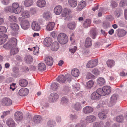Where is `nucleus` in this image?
I'll list each match as a JSON object with an SVG mask.
<instances>
[{
	"label": "nucleus",
	"instance_id": "obj_1",
	"mask_svg": "<svg viewBox=\"0 0 127 127\" xmlns=\"http://www.w3.org/2000/svg\"><path fill=\"white\" fill-rule=\"evenodd\" d=\"M22 10V6H19V4L17 3H13L12 6L7 7L4 8V10L6 12H10L15 14L19 13Z\"/></svg>",
	"mask_w": 127,
	"mask_h": 127
},
{
	"label": "nucleus",
	"instance_id": "obj_2",
	"mask_svg": "<svg viewBox=\"0 0 127 127\" xmlns=\"http://www.w3.org/2000/svg\"><path fill=\"white\" fill-rule=\"evenodd\" d=\"M57 39L58 41L60 44H62L66 43L68 41L67 35L64 33L59 34L58 36Z\"/></svg>",
	"mask_w": 127,
	"mask_h": 127
},
{
	"label": "nucleus",
	"instance_id": "obj_3",
	"mask_svg": "<svg viewBox=\"0 0 127 127\" xmlns=\"http://www.w3.org/2000/svg\"><path fill=\"white\" fill-rule=\"evenodd\" d=\"M23 17H20L18 18L19 21L21 22V25L22 28L24 29H27L30 26L29 22L27 20H23Z\"/></svg>",
	"mask_w": 127,
	"mask_h": 127
},
{
	"label": "nucleus",
	"instance_id": "obj_4",
	"mask_svg": "<svg viewBox=\"0 0 127 127\" xmlns=\"http://www.w3.org/2000/svg\"><path fill=\"white\" fill-rule=\"evenodd\" d=\"M11 29L12 30L11 32L12 34L14 36L16 35L18 33V30L19 27L18 25L16 24L12 23L10 24Z\"/></svg>",
	"mask_w": 127,
	"mask_h": 127
},
{
	"label": "nucleus",
	"instance_id": "obj_5",
	"mask_svg": "<svg viewBox=\"0 0 127 127\" xmlns=\"http://www.w3.org/2000/svg\"><path fill=\"white\" fill-rule=\"evenodd\" d=\"M98 60L95 59L94 60H91L89 61L87 64V66L89 68H92L94 67L97 64Z\"/></svg>",
	"mask_w": 127,
	"mask_h": 127
},
{
	"label": "nucleus",
	"instance_id": "obj_6",
	"mask_svg": "<svg viewBox=\"0 0 127 127\" xmlns=\"http://www.w3.org/2000/svg\"><path fill=\"white\" fill-rule=\"evenodd\" d=\"M17 41L16 38H12L9 42L6 44V45L9 48L15 47L17 45Z\"/></svg>",
	"mask_w": 127,
	"mask_h": 127
},
{
	"label": "nucleus",
	"instance_id": "obj_7",
	"mask_svg": "<svg viewBox=\"0 0 127 127\" xmlns=\"http://www.w3.org/2000/svg\"><path fill=\"white\" fill-rule=\"evenodd\" d=\"M59 97V95L55 93H51L49 96V100L51 102H54L57 101Z\"/></svg>",
	"mask_w": 127,
	"mask_h": 127
},
{
	"label": "nucleus",
	"instance_id": "obj_8",
	"mask_svg": "<svg viewBox=\"0 0 127 127\" xmlns=\"http://www.w3.org/2000/svg\"><path fill=\"white\" fill-rule=\"evenodd\" d=\"M14 117L16 121H20L23 119V114L21 112L17 111L14 114Z\"/></svg>",
	"mask_w": 127,
	"mask_h": 127
},
{
	"label": "nucleus",
	"instance_id": "obj_9",
	"mask_svg": "<svg viewBox=\"0 0 127 127\" xmlns=\"http://www.w3.org/2000/svg\"><path fill=\"white\" fill-rule=\"evenodd\" d=\"M12 100L8 98H4L2 100L1 104L4 106L10 105L12 104Z\"/></svg>",
	"mask_w": 127,
	"mask_h": 127
},
{
	"label": "nucleus",
	"instance_id": "obj_10",
	"mask_svg": "<svg viewBox=\"0 0 127 127\" xmlns=\"http://www.w3.org/2000/svg\"><path fill=\"white\" fill-rule=\"evenodd\" d=\"M45 63L48 66H51L53 63V58L51 57H46L44 59Z\"/></svg>",
	"mask_w": 127,
	"mask_h": 127
},
{
	"label": "nucleus",
	"instance_id": "obj_11",
	"mask_svg": "<svg viewBox=\"0 0 127 127\" xmlns=\"http://www.w3.org/2000/svg\"><path fill=\"white\" fill-rule=\"evenodd\" d=\"M32 30L36 31H39L40 29L39 24L36 21L32 22Z\"/></svg>",
	"mask_w": 127,
	"mask_h": 127
},
{
	"label": "nucleus",
	"instance_id": "obj_12",
	"mask_svg": "<svg viewBox=\"0 0 127 127\" xmlns=\"http://www.w3.org/2000/svg\"><path fill=\"white\" fill-rule=\"evenodd\" d=\"M29 92V90L27 88H23L21 89L19 92V94L21 96L27 95Z\"/></svg>",
	"mask_w": 127,
	"mask_h": 127
},
{
	"label": "nucleus",
	"instance_id": "obj_13",
	"mask_svg": "<svg viewBox=\"0 0 127 127\" xmlns=\"http://www.w3.org/2000/svg\"><path fill=\"white\" fill-rule=\"evenodd\" d=\"M118 97V95L117 94H113L111 96L110 100V103L111 104V106L115 104Z\"/></svg>",
	"mask_w": 127,
	"mask_h": 127
},
{
	"label": "nucleus",
	"instance_id": "obj_14",
	"mask_svg": "<svg viewBox=\"0 0 127 127\" xmlns=\"http://www.w3.org/2000/svg\"><path fill=\"white\" fill-rule=\"evenodd\" d=\"M104 96L109 94L111 91V87L108 86H106L103 87Z\"/></svg>",
	"mask_w": 127,
	"mask_h": 127
},
{
	"label": "nucleus",
	"instance_id": "obj_15",
	"mask_svg": "<svg viewBox=\"0 0 127 127\" xmlns=\"http://www.w3.org/2000/svg\"><path fill=\"white\" fill-rule=\"evenodd\" d=\"M42 120V117L40 116L37 115H35L34 116L33 120L34 124H38L40 123Z\"/></svg>",
	"mask_w": 127,
	"mask_h": 127
},
{
	"label": "nucleus",
	"instance_id": "obj_16",
	"mask_svg": "<svg viewBox=\"0 0 127 127\" xmlns=\"http://www.w3.org/2000/svg\"><path fill=\"white\" fill-rule=\"evenodd\" d=\"M91 21L90 19L85 20L83 23V27L85 28H87L91 26Z\"/></svg>",
	"mask_w": 127,
	"mask_h": 127
},
{
	"label": "nucleus",
	"instance_id": "obj_17",
	"mask_svg": "<svg viewBox=\"0 0 127 127\" xmlns=\"http://www.w3.org/2000/svg\"><path fill=\"white\" fill-rule=\"evenodd\" d=\"M52 42V39L50 38L46 37L44 39L43 44L45 46L48 47L50 45Z\"/></svg>",
	"mask_w": 127,
	"mask_h": 127
},
{
	"label": "nucleus",
	"instance_id": "obj_18",
	"mask_svg": "<svg viewBox=\"0 0 127 127\" xmlns=\"http://www.w3.org/2000/svg\"><path fill=\"white\" fill-rule=\"evenodd\" d=\"M6 123L9 127H15L16 124L14 121L12 119H8L6 122Z\"/></svg>",
	"mask_w": 127,
	"mask_h": 127
},
{
	"label": "nucleus",
	"instance_id": "obj_19",
	"mask_svg": "<svg viewBox=\"0 0 127 127\" xmlns=\"http://www.w3.org/2000/svg\"><path fill=\"white\" fill-rule=\"evenodd\" d=\"M21 16L24 18H28L30 17L31 13L29 11L25 10L22 12Z\"/></svg>",
	"mask_w": 127,
	"mask_h": 127
},
{
	"label": "nucleus",
	"instance_id": "obj_20",
	"mask_svg": "<svg viewBox=\"0 0 127 127\" xmlns=\"http://www.w3.org/2000/svg\"><path fill=\"white\" fill-rule=\"evenodd\" d=\"M59 48V44L56 41H55L53 42L51 46V49L53 51H57Z\"/></svg>",
	"mask_w": 127,
	"mask_h": 127
},
{
	"label": "nucleus",
	"instance_id": "obj_21",
	"mask_svg": "<svg viewBox=\"0 0 127 127\" xmlns=\"http://www.w3.org/2000/svg\"><path fill=\"white\" fill-rule=\"evenodd\" d=\"M93 110V108L89 106H86L83 109V111L85 114L90 113L92 112Z\"/></svg>",
	"mask_w": 127,
	"mask_h": 127
},
{
	"label": "nucleus",
	"instance_id": "obj_22",
	"mask_svg": "<svg viewBox=\"0 0 127 127\" xmlns=\"http://www.w3.org/2000/svg\"><path fill=\"white\" fill-rule=\"evenodd\" d=\"M96 118L95 116L93 115H90L87 117L86 118V122L87 123H92L96 119Z\"/></svg>",
	"mask_w": 127,
	"mask_h": 127
},
{
	"label": "nucleus",
	"instance_id": "obj_23",
	"mask_svg": "<svg viewBox=\"0 0 127 127\" xmlns=\"http://www.w3.org/2000/svg\"><path fill=\"white\" fill-rule=\"evenodd\" d=\"M63 9L62 6L60 5L56 6L54 8V11L56 14L59 15L62 11Z\"/></svg>",
	"mask_w": 127,
	"mask_h": 127
},
{
	"label": "nucleus",
	"instance_id": "obj_24",
	"mask_svg": "<svg viewBox=\"0 0 127 127\" xmlns=\"http://www.w3.org/2000/svg\"><path fill=\"white\" fill-rule=\"evenodd\" d=\"M97 31L96 29L94 28L91 29L90 32V34L92 38L95 39L97 34Z\"/></svg>",
	"mask_w": 127,
	"mask_h": 127
},
{
	"label": "nucleus",
	"instance_id": "obj_25",
	"mask_svg": "<svg viewBox=\"0 0 127 127\" xmlns=\"http://www.w3.org/2000/svg\"><path fill=\"white\" fill-rule=\"evenodd\" d=\"M57 81L60 83H63L65 82L66 81L65 78L63 75H60L57 79Z\"/></svg>",
	"mask_w": 127,
	"mask_h": 127
},
{
	"label": "nucleus",
	"instance_id": "obj_26",
	"mask_svg": "<svg viewBox=\"0 0 127 127\" xmlns=\"http://www.w3.org/2000/svg\"><path fill=\"white\" fill-rule=\"evenodd\" d=\"M36 3L37 6L41 8L45 7L46 4V2L45 0H38Z\"/></svg>",
	"mask_w": 127,
	"mask_h": 127
},
{
	"label": "nucleus",
	"instance_id": "obj_27",
	"mask_svg": "<svg viewBox=\"0 0 127 127\" xmlns=\"http://www.w3.org/2000/svg\"><path fill=\"white\" fill-rule=\"evenodd\" d=\"M25 62L28 64H30L33 61V59L32 56L30 55L26 56L24 58Z\"/></svg>",
	"mask_w": 127,
	"mask_h": 127
},
{
	"label": "nucleus",
	"instance_id": "obj_28",
	"mask_svg": "<svg viewBox=\"0 0 127 127\" xmlns=\"http://www.w3.org/2000/svg\"><path fill=\"white\" fill-rule=\"evenodd\" d=\"M71 72L72 75L75 77H78L80 74L79 70L77 69L76 68L72 69Z\"/></svg>",
	"mask_w": 127,
	"mask_h": 127
},
{
	"label": "nucleus",
	"instance_id": "obj_29",
	"mask_svg": "<svg viewBox=\"0 0 127 127\" xmlns=\"http://www.w3.org/2000/svg\"><path fill=\"white\" fill-rule=\"evenodd\" d=\"M55 25L54 22H49L46 26V29L47 30L50 31L53 30Z\"/></svg>",
	"mask_w": 127,
	"mask_h": 127
},
{
	"label": "nucleus",
	"instance_id": "obj_30",
	"mask_svg": "<svg viewBox=\"0 0 127 127\" xmlns=\"http://www.w3.org/2000/svg\"><path fill=\"white\" fill-rule=\"evenodd\" d=\"M86 4L85 1H82L79 3L77 8L78 10H81L86 5Z\"/></svg>",
	"mask_w": 127,
	"mask_h": 127
},
{
	"label": "nucleus",
	"instance_id": "obj_31",
	"mask_svg": "<svg viewBox=\"0 0 127 127\" xmlns=\"http://www.w3.org/2000/svg\"><path fill=\"white\" fill-rule=\"evenodd\" d=\"M38 68L39 71H42L46 69V66L45 64L43 63H40L38 65Z\"/></svg>",
	"mask_w": 127,
	"mask_h": 127
},
{
	"label": "nucleus",
	"instance_id": "obj_32",
	"mask_svg": "<svg viewBox=\"0 0 127 127\" xmlns=\"http://www.w3.org/2000/svg\"><path fill=\"white\" fill-rule=\"evenodd\" d=\"M19 83L22 87H25L28 84V82L25 79H21L19 80Z\"/></svg>",
	"mask_w": 127,
	"mask_h": 127
},
{
	"label": "nucleus",
	"instance_id": "obj_33",
	"mask_svg": "<svg viewBox=\"0 0 127 127\" xmlns=\"http://www.w3.org/2000/svg\"><path fill=\"white\" fill-rule=\"evenodd\" d=\"M100 96L96 92H94L91 95V97L92 100H96L98 99Z\"/></svg>",
	"mask_w": 127,
	"mask_h": 127
},
{
	"label": "nucleus",
	"instance_id": "obj_34",
	"mask_svg": "<svg viewBox=\"0 0 127 127\" xmlns=\"http://www.w3.org/2000/svg\"><path fill=\"white\" fill-rule=\"evenodd\" d=\"M92 45V40L89 37L87 38L85 41V46L86 47H89L91 46Z\"/></svg>",
	"mask_w": 127,
	"mask_h": 127
},
{
	"label": "nucleus",
	"instance_id": "obj_35",
	"mask_svg": "<svg viewBox=\"0 0 127 127\" xmlns=\"http://www.w3.org/2000/svg\"><path fill=\"white\" fill-rule=\"evenodd\" d=\"M8 37L7 35L4 34L0 37V45L3 43L7 39Z\"/></svg>",
	"mask_w": 127,
	"mask_h": 127
},
{
	"label": "nucleus",
	"instance_id": "obj_36",
	"mask_svg": "<svg viewBox=\"0 0 127 127\" xmlns=\"http://www.w3.org/2000/svg\"><path fill=\"white\" fill-rule=\"evenodd\" d=\"M43 17L46 20L50 19L52 18L51 14L48 12H46L43 14Z\"/></svg>",
	"mask_w": 127,
	"mask_h": 127
},
{
	"label": "nucleus",
	"instance_id": "obj_37",
	"mask_svg": "<svg viewBox=\"0 0 127 127\" xmlns=\"http://www.w3.org/2000/svg\"><path fill=\"white\" fill-rule=\"evenodd\" d=\"M69 4L71 7H74L77 5V2L76 0H68Z\"/></svg>",
	"mask_w": 127,
	"mask_h": 127
},
{
	"label": "nucleus",
	"instance_id": "obj_38",
	"mask_svg": "<svg viewBox=\"0 0 127 127\" xmlns=\"http://www.w3.org/2000/svg\"><path fill=\"white\" fill-rule=\"evenodd\" d=\"M97 84L100 86H102L105 84V82L104 79L101 77L98 78L97 79Z\"/></svg>",
	"mask_w": 127,
	"mask_h": 127
},
{
	"label": "nucleus",
	"instance_id": "obj_39",
	"mask_svg": "<svg viewBox=\"0 0 127 127\" xmlns=\"http://www.w3.org/2000/svg\"><path fill=\"white\" fill-rule=\"evenodd\" d=\"M126 32L123 30H120L119 31L118 33V36L120 37H123L126 34Z\"/></svg>",
	"mask_w": 127,
	"mask_h": 127
},
{
	"label": "nucleus",
	"instance_id": "obj_40",
	"mask_svg": "<svg viewBox=\"0 0 127 127\" xmlns=\"http://www.w3.org/2000/svg\"><path fill=\"white\" fill-rule=\"evenodd\" d=\"M33 3L32 0H25L24 1V3L26 6L29 7L32 5Z\"/></svg>",
	"mask_w": 127,
	"mask_h": 127
},
{
	"label": "nucleus",
	"instance_id": "obj_41",
	"mask_svg": "<svg viewBox=\"0 0 127 127\" xmlns=\"http://www.w3.org/2000/svg\"><path fill=\"white\" fill-rule=\"evenodd\" d=\"M11 51L10 54L11 55H14L17 53L18 51V49L17 48L14 47H10Z\"/></svg>",
	"mask_w": 127,
	"mask_h": 127
},
{
	"label": "nucleus",
	"instance_id": "obj_42",
	"mask_svg": "<svg viewBox=\"0 0 127 127\" xmlns=\"http://www.w3.org/2000/svg\"><path fill=\"white\" fill-rule=\"evenodd\" d=\"M59 85L57 83H53L51 85V89L54 91H56L58 89Z\"/></svg>",
	"mask_w": 127,
	"mask_h": 127
},
{
	"label": "nucleus",
	"instance_id": "obj_43",
	"mask_svg": "<svg viewBox=\"0 0 127 127\" xmlns=\"http://www.w3.org/2000/svg\"><path fill=\"white\" fill-rule=\"evenodd\" d=\"M76 25L74 23L71 22L67 24L68 28L70 30L74 29L76 26Z\"/></svg>",
	"mask_w": 127,
	"mask_h": 127
},
{
	"label": "nucleus",
	"instance_id": "obj_44",
	"mask_svg": "<svg viewBox=\"0 0 127 127\" xmlns=\"http://www.w3.org/2000/svg\"><path fill=\"white\" fill-rule=\"evenodd\" d=\"M47 124L49 127H53L56 125V122L53 120H51L48 122Z\"/></svg>",
	"mask_w": 127,
	"mask_h": 127
},
{
	"label": "nucleus",
	"instance_id": "obj_45",
	"mask_svg": "<svg viewBox=\"0 0 127 127\" xmlns=\"http://www.w3.org/2000/svg\"><path fill=\"white\" fill-rule=\"evenodd\" d=\"M103 125V123L102 121L100 122H95L94 123L93 127H101Z\"/></svg>",
	"mask_w": 127,
	"mask_h": 127
},
{
	"label": "nucleus",
	"instance_id": "obj_46",
	"mask_svg": "<svg viewBox=\"0 0 127 127\" xmlns=\"http://www.w3.org/2000/svg\"><path fill=\"white\" fill-rule=\"evenodd\" d=\"M94 84V82L92 80H91L87 82V87L88 88H91L93 87Z\"/></svg>",
	"mask_w": 127,
	"mask_h": 127
},
{
	"label": "nucleus",
	"instance_id": "obj_47",
	"mask_svg": "<svg viewBox=\"0 0 127 127\" xmlns=\"http://www.w3.org/2000/svg\"><path fill=\"white\" fill-rule=\"evenodd\" d=\"M68 100L67 98L64 97H63L61 99V104L64 105L67 104L68 102Z\"/></svg>",
	"mask_w": 127,
	"mask_h": 127
},
{
	"label": "nucleus",
	"instance_id": "obj_48",
	"mask_svg": "<svg viewBox=\"0 0 127 127\" xmlns=\"http://www.w3.org/2000/svg\"><path fill=\"white\" fill-rule=\"evenodd\" d=\"M98 115L99 118L101 119H104L107 117V116L106 114L103 113L99 112Z\"/></svg>",
	"mask_w": 127,
	"mask_h": 127
},
{
	"label": "nucleus",
	"instance_id": "obj_49",
	"mask_svg": "<svg viewBox=\"0 0 127 127\" xmlns=\"http://www.w3.org/2000/svg\"><path fill=\"white\" fill-rule=\"evenodd\" d=\"M123 116L122 115L117 116L116 118V120L117 122L120 123L122 122L124 120Z\"/></svg>",
	"mask_w": 127,
	"mask_h": 127
},
{
	"label": "nucleus",
	"instance_id": "obj_50",
	"mask_svg": "<svg viewBox=\"0 0 127 127\" xmlns=\"http://www.w3.org/2000/svg\"><path fill=\"white\" fill-rule=\"evenodd\" d=\"M114 61L112 60H109L106 63L108 67H111L114 65Z\"/></svg>",
	"mask_w": 127,
	"mask_h": 127
},
{
	"label": "nucleus",
	"instance_id": "obj_51",
	"mask_svg": "<svg viewBox=\"0 0 127 127\" xmlns=\"http://www.w3.org/2000/svg\"><path fill=\"white\" fill-rule=\"evenodd\" d=\"M7 31L6 28L4 26H0V35L5 33Z\"/></svg>",
	"mask_w": 127,
	"mask_h": 127
},
{
	"label": "nucleus",
	"instance_id": "obj_52",
	"mask_svg": "<svg viewBox=\"0 0 127 127\" xmlns=\"http://www.w3.org/2000/svg\"><path fill=\"white\" fill-rule=\"evenodd\" d=\"M70 88L68 86L65 87L63 89L62 92L65 95L70 91Z\"/></svg>",
	"mask_w": 127,
	"mask_h": 127
},
{
	"label": "nucleus",
	"instance_id": "obj_53",
	"mask_svg": "<svg viewBox=\"0 0 127 127\" xmlns=\"http://www.w3.org/2000/svg\"><path fill=\"white\" fill-rule=\"evenodd\" d=\"M80 84L77 83L73 85V89L75 92L77 91L80 88Z\"/></svg>",
	"mask_w": 127,
	"mask_h": 127
},
{
	"label": "nucleus",
	"instance_id": "obj_54",
	"mask_svg": "<svg viewBox=\"0 0 127 127\" xmlns=\"http://www.w3.org/2000/svg\"><path fill=\"white\" fill-rule=\"evenodd\" d=\"M34 51L33 54L35 55H37L38 54L39 49L38 47V46H36L33 47Z\"/></svg>",
	"mask_w": 127,
	"mask_h": 127
},
{
	"label": "nucleus",
	"instance_id": "obj_55",
	"mask_svg": "<svg viewBox=\"0 0 127 127\" xmlns=\"http://www.w3.org/2000/svg\"><path fill=\"white\" fill-rule=\"evenodd\" d=\"M8 20L11 22L14 21L16 22L17 21L16 17L15 16L11 15L9 17Z\"/></svg>",
	"mask_w": 127,
	"mask_h": 127
},
{
	"label": "nucleus",
	"instance_id": "obj_56",
	"mask_svg": "<svg viewBox=\"0 0 127 127\" xmlns=\"http://www.w3.org/2000/svg\"><path fill=\"white\" fill-rule=\"evenodd\" d=\"M95 92H96L100 96H104L103 88L102 89L101 88L98 89Z\"/></svg>",
	"mask_w": 127,
	"mask_h": 127
},
{
	"label": "nucleus",
	"instance_id": "obj_57",
	"mask_svg": "<svg viewBox=\"0 0 127 127\" xmlns=\"http://www.w3.org/2000/svg\"><path fill=\"white\" fill-rule=\"evenodd\" d=\"M74 108L77 110H80L81 109L80 104L78 102H77L74 105Z\"/></svg>",
	"mask_w": 127,
	"mask_h": 127
},
{
	"label": "nucleus",
	"instance_id": "obj_58",
	"mask_svg": "<svg viewBox=\"0 0 127 127\" xmlns=\"http://www.w3.org/2000/svg\"><path fill=\"white\" fill-rule=\"evenodd\" d=\"M71 10L69 9L65 8L64 9V12L65 14V16H67L71 12Z\"/></svg>",
	"mask_w": 127,
	"mask_h": 127
},
{
	"label": "nucleus",
	"instance_id": "obj_59",
	"mask_svg": "<svg viewBox=\"0 0 127 127\" xmlns=\"http://www.w3.org/2000/svg\"><path fill=\"white\" fill-rule=\"evenodd\" d=\"M21 70L23 72L28 73L29 71V69L27 67L23 66L22 67Z\"/></svg>",
	"mask_w": 127,
	"mask_h": 127
},
{
	"label": "nucleus",
	"instance_id": "obj_60",
	"mask_svg": "<svg viewBox=\"0 0 127 127\" xmlns=\"http://www.w3.org/2000/svg\"><path fill=\"white\" fill-rule=\"evenodd\" d=\"M41 105L42 106V108L43 109L44 108L48 107L49 105V103H44L43 101H42L41 102Z\"/></svg>",
	"mask_w": 127,
	"mask_h": 127
},
{
	"label": "nucleus",
	"instance_id": "obj_61",
	"mask_svg": "<svg viewBox=\"0 0 127 127\" xmlns=\"http://www.w3.org/2000/svg\"><path fill=\"white\" fill-rule=\"evenodd\" d=\"M92 73L95 75H97L99 74V71L97 69H94L92 72Z\"/></svg>",
	"mask_w": 127,
	"mask_h": 127
},
{
	"label": "nucleus",
	"instance_id": "obj_62",
	"mask_svg": "<svg viewBox=\"0 0 127 127\" xmlns=\"http://www.w3.org/2000/svg\"><path fill=\"white\" fill-rule=\"evenodd\" d=\"M126 4V0H122L120 3V5L121 6H123Z\"/></svg>",
	"mask_w": 127,
	"mask_h": 127
},
{
	"label": "nucleus",
	"instance_id": "obj_63",
	"mask_svg": "<svg viewBox=\"0 0 127 127\" xmlns=\"http://www.w3.org/2000/svg\"><path fill=\"white\" fill-rule=\"evenodd\" d=\"M65 76L67 81L69 82L71 81V76L70 74H67L65 75Z\"/></svg>",
	"mask_w": 127,
	"mask_h": 127
},
{
	"label": "nucleus",
	"instance_id": "obj_64",
	"mask_svg": "<svg viewBox=\"0 0 127 127\" xmlns=\"http://www.w3.org/2000/svg\"><path fill=\"white\" fill-rule=\"evenodd\" d=\"M111 5L114 8L117 6L118 4L115 1H112L111 2Z\"/></svg>",
	"mask_w": 127,
	"mask_h": 127
}]
</instances>
